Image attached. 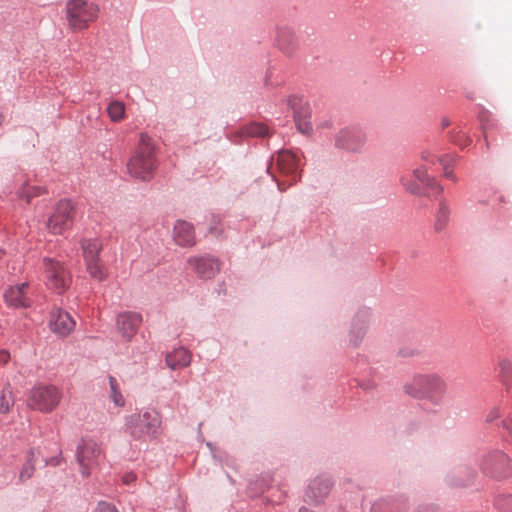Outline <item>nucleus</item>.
<instances>
[{"instance_id": "obj_32", "label": "nucleus", "mask_w": 512, "mask_h": 512, "mask_svg": "<svg viewBox=\"0 0 512 512\" xmlns=\"http://www.w3.org/2000/svg\"><path fill=\"white\" fill-rule=\"evenodd\" d=\"M421 159L425 163L434 164L436 160L439 161V158H437L431 151L425 150L421 154Z\"/></svg>"}, {"instance_id": "obj_3", "label": "nucleus", "mask_w": 512, "mask_h": 512, "mask_svg": "<svg viewBox=\"0 0 512 512\" xmlns=\"http://www.w3.org/2000/svg\"><path fill=\"white\" fill-rule=\"evenodd\" d=\"M99 13V7L86 0H68L66 3V19L73 31L86 29L94 22Z\"/></svg>"}, {"instance_id": "obj_7", "label": "nucleus", "mask_w": 512, "mask_h": 512, "mask_svg": "<svg viewBox=\"0 0 512 512\" xmlns=\"http://www.w3.org/2000/svg\"><path fill=\"white\" fill-rule=\"evenodd\" d=\"M74 205L69 200H60L47 221L50 233L59 235L70 229L74 220Z\"/></svg>"}, {"instance_id": "obj_23", "label": "nucleus", "mask_w": 512, "mask_h": 512, "mask_svg": "<svg viewBox=\"0 0 512 512\" xmlns=\"http://www.w3.org/2000/svg\"><path fill=\"white\" fill-rule=\"evenodd\" d=\"M14 405L12 390L10 385H6L0 395V413L7 414Z\"/></svg>"}, {"instance_id": "obj_9", "label": "nucleus", "mask_w": 512, "mask_h": 512, "mask_svg": "<svg viewBox=\"0 0 512 512\" xmlns=\"http://www.w3.org/2000/svg\"><path fill=\"white\" fill-rule=\"evenodd\" d=\"M189 267L203 279H211L220 271V263L209 256H193L188 259Z\"/></svg>"}, {"instance_id": "obj_15", "label": "nucleus", "mask_w": 512, "mask_h": 512, "mask_svg": "<svg viewBox=\"0 0 512 512\" xmlns=\"http://www.w3.org/2000/svg\"><path fill=\"white\" fill-rule=\"evenodd\" d=\"M275 161L279 172L286 176H292L295 181L294 173L299 167V159L290 151H281Z\"/></svg>"}, {"instance_id": "obj_5", "label": "nucleus", "mask_w": 512, "mask_h": 512, "mask_svg": "<svg viewBox=\"0 0 512 512\" xmlns=\"http://www.w3.org/2000/svg\"><path fill=\"white\" fill-rule=\"evenodd\" d=\"M46 285L57 294H62L71 285L72 277L64 263L49 257L43 259Z\"/></svg>"}, {"instance_id": "obj_10", "label": "nucleus", "mask_w": 512, "mask_h": 512, "mask_svg": "<svg viewBox=\"0 0 512 512\" xmlns=\"http://www.w3.org/2000/svg\"><path fill=\"white\" fill-rule=\"evenodd\" d=\"M142 323V316L136 312H123L117 316L116 327L121 336L130 341Z\"/></svg>"}, {"instance_id": "obj_18", "label": "nucleus", "mask_w": 512, "mask_h": 512, "mask_svg": "<svg viewBox=\"0 0 512 512\" xmlns=\"http://www.w3.org/2000/svg\"><path fill=\"white\" fill-rule=\"evenodd\" d=\"M81 249L84 262L97 260L102 250V243L98 239H84L81 241Z\"/></svg>"}, {"instance_id": "obj_26", "label": "nucleus", "mask_w": 512, "mask_h": 512, "mask_svg": "<svg viewBox=\"0 0 512 512\" xmlns=\"http://www.w3.org/2000/svg\"><path fill=\"white\" fill-rule=\"evenodd\" d=\"M246 133L252 137H264L268 134V128L264 124L254 123L247 127Z\"/></svg>"}, {"instance_id": "obj_16", "label": "nucleus", "mask_w": 512, "mask_h": 512, "mask_svg": "<svg viewBox=\"0 0 512 512\" xmlns=\"http://www.w3.org/2000/svg\"><path fill=\"white\" fill-rule=\"evenodd\" d=\"M173 237L175 242L180 246L194 245L195 234L193 226L186 221H177L174 225Z\"/></svg>"}, {"instance_id": "obj_35", "label": "nucleus", "mask_w": 512, "mask_h": 512, "mask_svg": "<svg viewBox=\"0 0 512 512\" xmlns=\"http://www.w3.org/2000/svg\"><path fill=\"white\" fill-rule=\"evenodd\" d=\"M136 480V476L133 473H128L123 476V482L127 485L133 483Z\"/></svg>"}, {"instance_id": "obj_38", "label": "nucleus", "mask_w": 512, "mask_h": 512, "mask_svg": "<svg viewBox=\"0 0 512 512\" xmlns=\"http://www.w3.org/2000/svg\"><path fill=\"white\" fill-rule=\"evenodd\" d=\"M486 146L487 148H489V142L486 140Z\"/></svg>"}, {"instance_id": "obj_6", "label": "nucleus", "mask_w": 512, "mask_h": 512, "mask_svg": "<svg viewBox=\"0 0 512 512\" xmlns=\"http://www.w3.org/2000/svg\"><path fill=\"white\" fill-rule=\"evenodd\" d=\"M61 399L60 391L54 386L34 387L27 400V405L40 412H51L59 404Z\"/></svg>"}, {"instance_id": "obj_17", "label": "nucleus", "mask_w": 512, "mask_h": 512, "mask_svg": "<svg viewBox=\"0 0 512 512\" xmlns=\"http://www.w3.org/2000/svg\"><path fill=\"white\" fill-rule=\"evenodd\" d=\"M192 354L185 348H178L168 353L166 356V364L169 368L175 370L190 365Z\"/></svg>"}, {"instance_id": "obj_31", "label": "nucleus", "mask_w": 512, "mask_h": 512, "mask_svg": "<svg viewBox=\"0 0 512 512\" xmlns=\"http://www.w3.org/2000/svg\"><path fill=\"white\" fill-rule=\"evenodd\" d=\"M93 512H119L112 503L100 501Z\"/></svg>"}, {"instance_id": "obj_33", "label": "nucleus", "mask_w": 512, "mask_h": 512, "mask_svg": "<svg viewBox=\"0 0 512 512\" xmlns=\"http://www.w3.org/2000/svg\"><path fill=\"white\" fill-rule=\"evenodd\" d=\"M446 218H447V210H446V208L441 207L440 211H439V219L437 222V229H442L445 226Z\"/></svg>"}, {"instance_id": "obj_13", "label": "nucleus", "mask_w": 512, "mask_h": 512, "mask_svg": "<svg viewBox=\"0 0 512 512\" xmlns=\"http://www.w3.org/2000/svg\"><path fill=\"white\" fill-rule=\"evenodd\" d=\"M28 284L22 283L10 287L4 294L5 302L8 306L14 308H27L31 305V300L27 296Z\"/></svg>"}, {"instance_id": "obj_12", "label": "nucleus", "mask_w": 512, "mask_h": 512, "mask_svg": "<svg viewBox=\"0 0 512 512\" xmlns=\"http://www.w3.org/2000/svg\"><path fill=\"white\" fill-rule=\"evenodd\" d=\"M332 483L328 478L319 476L311 480L305 494V499L310 504L321 503L330 493Z\"/></svg>"}, {"instance_id": "obj_29", "label": "nucleus", "mask_w": 512, "mask_h": 512, "mask_svg": "<svg viewBox=\"0 0 512 512\" xmlns=\"http://www.w3.org/2000/svg\"><path fill=\"white\" fill-rule=\"evenodd\" d=\"M498 367L503 377L509 378L512 375V363L509 360H500L498 363Z\"/></svg>"}, {"instance_id": "obj_27", "label": "nucleus", "mask_w": 512, "mask_h": 512, "mask_svg": "<svg viewBox=\"0 0 512 512\" xmlns=\"http://www.w3.org/2000/svg\"><path fill=\"white\" fill-rule=\"evenodd\" d=\"M453 161H454V158L449 155H445V156H442L439 158V162L443 166L444 176L446 178L455 180L452 170H451V165H452Z\"/></svg>"}, {"instance_id": "obj_36", "label": "nucleus", "mask_w": 512, "mask_h": 512, "mask_svg": "<svg viewBox=\"0 0 512 512\" xmlns=\"http://www.w3.org/2000/svg\"><path fill=\"white\" fill-rule=\"evenodd\" d=\"M462 137H464V138H465V142H461L460 140H458V139H456V138L454 139V142H455L456 144H458V145H460V146H463V147H464V146L468 145V143H469L471 140H470L468 137H465L464 135H462Z\"/></svg>"}, {"instance_id": "obj_8", "label": "nucleus", "mask_w": 512, "mask_h": 512, "mask_svg": "<svg viewBox=\"0 0 512 512\" xmlns=\"http://www.w3.org/2000/svg\"><path fill=\"white\" fill-rule=\"evenodd\" d=\"M100 455L99 445L92 440L85 441L78 447L77 460L83 477L90 476L91 470L97 465Z\"/></svg>"}, {"instance_id": "obj_1", "label": "nucleus", "mask_w": 512, "mask_h": 512, "mask_svg": "<svg viewBox=\"0 0 512 512\" xmlns=\"http://www.w3.org/2000/svg\"><path fill=\"white\" fill-rule=\"evenodd\" d=\"M155 169L156 159L152 139L147 134L141 133L135 152L127 163V172L136 180L149 181Z\"/></svg>"}, {"instance_id": "obj_30", "label": "nucleus", "mask_w": 512, "mask_h": 512, "mask_svg": "<svg viewBox=\"0 0 512 512\" xmlns=\"http://www.w3.org/2000/svg\"><path fill=\"white\" fill-rule=\"evenodd\" d=\"M401 182L403 186L412 194H417L420 191V187L418 184L413 183L408 176H404L401 178Z\"/></svg>"}, {"instance_id": "obj_25", "label": "nucleus", "mask_w": 512, "mask_h": 512, "mask_svg": "<svg viewBox=\"0 0 512 512\" xmlns=\"http://www.w3.org/2000/svg\"><path fill=\"white\" fill-rule=\"evenodd\" d=\"M107 112L111 120L120 121L124 117V104L118 101L111 102L107 108Z\"/></svg>"}, {"instance_id": "obj_28", "label": "nucleus", "mask_w": 512, "mask_h": 512, "mask_svg": "<svg viewBox=\"0 0 512 512\" xmlns=\"http://www.w3.org/2000/svg\"><path fill=\"white\" fill-rule=\"evenodd\" d=\"M34 473V465L32 463L31 458L27 460V462L22 466L20 471L19 478L21 481L28 480Z\"/></svg>"}, {"instance_id": "obj_11", "label": "nucleus", "mask_w": 512, "mask_h": 512, "mask_svg": "<svg viewBox=\"0 0 512 512\" xmlns=\"http://www.w3.org/2000/svg\"><path fill=\"white\" fill-rule=\"evenodd\" d=\"M75 324V321L68 312L61 309L52 310L49 326L53 333L65 337L74 330Z\"/></svg>"}, {"instance_id": "obj_4", "label": "nucleus", "mask_w": 512, "mask_h": 512, "mask_svg": "<svg viewBox=\"0 0 512 512\" xmlns=\"http://www.w3.org/2000/svg\"><path fill=\"white\" fill-rule=\"evenodd\" d=\"M160 425L161 419L156 411L132 414L126 422L127 430L134 439H142L145 436L155 437Z\"/></svg>"}, {"instance_id": "obj_21", "label": "nucleus", "mask_w": 512, "mask_h": 512, "mask_svg": "<svg viewBox=\"0 0 512 512\" xmlns=\"http://www.w3.org/2000/svg\"><path fill=\"white\" fill-rule=\"evenodd\" d=\"M85 265L87 272L93 279L101 282L107 278V270L100 262V259L87 261L85 262Z\"/></svg>"}, {"instance_id": "obj_22", "label": "nucleus", "mask_w": 512, "mask_h": 512, "mask_svg": "<svg viewBox=\"0 0 512 512\" xmlns=\"http://www.w3.org/2000/svg\"><path fill=\"white\" fill-rule=\"evenodd\" d=\"M413 177L415 180H417L419 183L427 186V187H435L439 192L442 191V188L437 185L435 180L427 175V171L424 167H419L413 170Z\"/></svg>"}, {"instance_id": "obj_20", "label": "nucleus", "mask_w": 512, "mask_h": 512, "mask_svg": "<svg viewBox=\"0 0 512 512\" xmlns=\"http://www.w3.org/2000/svg\"><path fill=\"white\" fill-rule=\"evenodd\" d=\"M367 324L368 321L366 312H362L356 315L353 320V329L351 331L353 334H355V338L352 339L354 344H357L365 335Z\"/></svg>"}, {"instance_id": "obj_24", "label": "nucleus", "mask_w": 512, "mask_h": 512, "mask_svg": "<svg viewBox=\"0 0 512 512\" xmlns=\"http://www.w3.org/2000/svg\"><path fill=\"white\" fill-rule=\"evenodd\" d=\"M109 385H110V398L113 401V403L117 407H123L125 405V399L122 395L117 380L110 376L109 377Z\"/></svg>"}, {"instance_id": "obj_34", "label": "nucleus", "mask_w": 512, "mask_h": 512, "mask_svg": "<svg viewBox=\"0 0 512 512\" xmlns=\"http://www.w3.org/2000/svg\"><path fill=\"white\" fill-rule=\"evenodd\" d=\"M10 360V354L6 350H0V366H3L8 363Z\"/></svg>"}, {"instance_id": "obj_37", "label": "nucleus", "mask_w": 512, "mask_h": 512, "mask_svg": "<svg viewBox=\"0 0 512 512\" xmlns=\"http://www.w3.org/2000/svg\"><path fill=\"white\" fill-rule=\"evenodd\" d=\"M449 125H450V121H449L447 118H443V119L441 120V126H442V128H446V127H448Z\"/></svg>"}, {"instance_id": "obj_19", "label": "nucleus", "mask_w": 512, "mask_h": 512, "mask_svg": "<svg viewBox=\"0 0 512 512\" xmlns=\"http://www.w3.org/2000/svg\"><path fill=\"white\" fill-rule=\"evenodd\" d=\"M309 107H302L300 110L295 112L294 118L297 129L303 134H309L312 131V125L309 121L310 118Z\"/></svg>"}, {"instance_id": "obj_14", "label": "nucleus", "mask_w": 512, "mask_h": 512, "mask_svg": "<svg viewBox=\"0 0 512 512\" xmlns=\"http://www.w3.org/2000/svg\"><path fill=\"white\" fill-rule=\"evenodd\" d=\"M365 142L363 134L353 130H342L336 137V145L348 151H357Z\"/></svg>"}, {"instance_id": "obj_2", "label": "nucleus", "mask_w": 512, "mask_h": 512, "mask_svg": "<svg viewBox=\"0 0 512 512\" xmlns=\"http://www.w3.org/2000/svg\"><path fill=\"white\" fill-rule=\"evenodd\" d=\"M404 390L415 398H427L438 403L447 391V384L438 374H417L404 385Z\"/></svg>"}]
</instances>
